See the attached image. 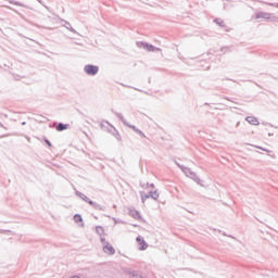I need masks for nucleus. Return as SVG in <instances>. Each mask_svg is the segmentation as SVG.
<instances>
[{"label":"nucleus","mask_w":278,"mask_h":278,"mask_svg":"<svg viewBox=\"0 0 278 278\" xmlns=\"http://www.w3.org/2000/svg\"><path fill=\"white\" fill-rule=\"evenodd\" d=\"M129 275L131 278H144L141 275H138V271L136 270L130 271Z\"/></svg>","instance_id":"nucleus-18"},{"label":"nucleus","mask_w":278,"mask_h":278,"mask_svg":"<svg viewBox=\"0 0 278 278\" xmlns=\"http://www.w3.org/2000/svg\"><path fill=\"white\" fill-rule=\"evenodd\" d=\"M266 5H270L271 8H278V3L267 2Z\"/></svg>","instance_id":"nucleus-20"},{"label":"nucleus","mask_w":278,"mask_h":278,"mask_svg":"<svg viewBox=\"0 0 278 278\" xmlns=\"http://www.w3.org/2000/svg\"><path fill=\"white\" fill-rule=\"evenodd\" d=\"M100 242H102L104 253H106L108 255H114V253H116L114 247H112V244H110V242H108L105 238H100Z\"/></svg>","instance_id":"nucleus-3"},{"label":"nucleus","mask_w":278,"mask_h":278,"mask_svg":"<svg viewBox=\"0 0 278 278\" xmlns=\"http://www.w3.org/2000/svg\"><path fill=\"white\" fill-rule=\"evenodd\" d=\"M253 18H255V21H260V18H263V21H270L271 23H278V17L275 16V14L273 13H266L263 11H257Z\"/></svg>","instance_id":"nucleus-1"},{"label":"nucleus","mask_w":278,"mask_h":278,"mask_svg":"<svg viewBox=\"0 0 278 278\" xmlns=\"http://www.w3.org/2000/svg\"><path fill=\"white\" fill-rule=\"evenodd\" d=\"M22 125H26V123H25V122H23V123H22Z\"/></svg>","instance_id":"nucleus-30"},{"label":"nucleus","mask_w":278,"mask_h":278,"mask_svg":"<svg viewBox=\"0 0 278 278\" xmlns=\"http://www.w3.org/2000/svg\"><path fill=\"white\" fill-rule=\"evenodd\" d=\"M139 136H141V138H147V135H144V132H142V130H141V132H139Z\"/></svg>","instance_id":"nucleus-25"},{"label":"nucleus","mask_w":278,"mask_h":278,"mask_svg":"<svg viewBox=\"0 0 278 278\" xmlns=\"http://www.w3.org/2000/svg\"><path fill=\"white\" fill-rule=\"evenodd\" d=\"M175 164L178 166V168H181V166H184V165L179 164L177 161H175Z\"/></svg>","instance_id":"nucleus-26"},{"label":"nucleus","mask_w":278,"mask_h":278,"mask_svg":"<svg viewBox=\"0 0 278 278\" xmlns=\"http://www.w3.org/2000/svg\"><path fill=\"white\" fill-rule=\"evenodd\" d=\"M45 142L46 144H48V147H52L51 141H49V139H45Z\"/></svg>","instance_id":"nucleus-22"},{"label":"nucleus","mask_w":278,"mask_h":278,"mask_svg":"<svg viewBox=\"0 0 278 278\" xmlns=\"http://www.w3.org/2000/svg\"><path fill=\"white\" fill-rule=\"evenodd\" d=\"M147 199H153V201H157V199H160V193L157 192V190L150 191V192L144 193V194L141 193L142 203H144V201H147Z\"/></svg>","instance_id":"nucleus-6"},{"label":"nucleus","mask_w":278,"mask_h":278,"mask_svg":"<svg viewBox=\"0 0 278 278\" xmlns=\"http://www.w3.org/2000/svg\"><path fill=\"white\" fill-rule=\"evenodd\" d=\"M12 5H18L20 8H23V3L17 1H11Z\"/></svg>","instance_id":"nucleus-19"},{"label":"nucleus","mask_w":278,"mask_h":278,"mask_svg":"<svg viewBox=\"0 0 278 278\" xmlns=\"http://www.w3.org/2000/svg\"><path fill=\"white\" fill-rule=\"evenodd\" d=\"M96 231L99 236H103V233H105V229H103L102 226H97Z\"/></svg>","instance_id":"nucleus-15"},{"label":"nucleus","mask_w":278,"mask_h":278,"mask_svg":"<svg viewBox=\"0 0 278 278\" xmlns=\"http://www.w3.org/2000/svg\"><path fill=\"white\" fill-rule=\"evenodd\" d=\"M256 149H261V151H266L267 153H270V151H268L267 149H264L262 147H256Z\"/></svg>","instance_id":"nucleus-23"},{"label":"nucleus","mask_w":278,"mask_h":278,"mask_svg":"<svg viewBox=\"0 0 278 278\" xmlns=\"http://www.w3.org/2000/svg\"><path fill=\"white\" fill-rule=\"evenodd\" d=\"M0 127H2V129H7L5 126L3 125V123L0 122Z\"/></svg>","instance_id":"nucleus-27"},{"label":"nucleus","mask_w":278,"mask_h":278,"mask_svg":"<svg viewBox=\"0 0 278 278\" xmlns=\"http://www.w3.org/2000/svg\"><path fill=\"white\" fill-rule=\"evenodd\" d=\"M14 79H16L18 81L20 78H18V76H14Z\"/></svg>","instance_id":"nucleus-29"},{"label":"nucleus","mask_w":278,"mask_h":278,"mask_svg":"<svg viewBox=\"0 0 278 278\" xmlns=\"http://www.w3.org/2000/svg\"><path fill=\"white\" fill-rule=\"evenodd\" d=\"M56 131H64L66 129H68V124H62V123H59L55 127Z\"/></svg>","instance_id":"nucleus-12"},{"label":"nucleus","mask_w":278,"mask_h":278,"mask_svg":"<svg viewBox=\"0 0 278 278\" xmlns=\"http://www.w3.org/2000/svg\"><path fill=\"white\" fill-rule=\"evenodd\" d=\"M65 27H66V29H68V31H72L73 34H77V30H75V28H73V26H71V23L65 22Z\"/></svg>","instance_id":"nucleus-14"},{"label":"nucleus","mask_w":278,"mask_h":278,"mask_svg":"<svg viewBox=\"0 0 278 278\" xmlns=\"http://www.w3.org/2000/svg\"><path fill=\"white\" fill-rule=\"evenodd\" d=\"M76 194L77 197H79V199H81V201H85V203H88L90 205V202L92 201L90 200V198H88L86 194L79 191H77Z\"/></svg>","instance_id":"nucleus-11"},{"label":"nucleus","mask_w":278,"mask_h":278,"mask_svg":"<svg viewBox=\"0 0 278 278\" xmlns=\"http://www.w3.org/2000/svg\"><path fill=\"white\" fill-rule=\"evenodd\" d=\"M114 131H115V134H113V135L115 136L116 140H121V134H118L116 130H114Z\"/></svg>","instance_id":"nucleus-21"},{"label":"nucleus","mask_w":278,"mask_h":278,"mask_svg":"<svg viewBox=\"0 0 278 278\" xmlns=\"http://www.w3.org/2000/svg\"><path fill=\"white\" fill-rule=\"evenodd\" d=\"M75 223H84V218L79 214L74 215Z\"/></svg>","instance_id":"nucleus-17"},{"label":"nucleus","mask_w":278,"mask_h":278,"mask_svg":"<svg viewBox=\"0 0 278 278\" xmlns=\"http://www.w3.org/2000/svg\"><path fill=\"white\" fill-rule=\"evenodd\" d=\"M214 23H216V25H219V27H225V21H223L222 18H215Z\"/></svg>","instance_id":"nucleus-16"},{"label":"nucleus","mask_w":278,"mask_h":278,"mask_svg":"<svg viewBox=\"0 0 278 278\" xmlns=\"http://www.w3.org/2000/svg\"><path fill=\"white\" fill-rule=\"evenodd\" d=\"M12 233V231H10V230H0V233Z\"/></svg>","instance_id":"nucleus-24"},{"label":"nucleus","mask_w":278,"mask_h":278,"mask_svg":"<svg viewBox=\"0 0 278 278\" xmlns=\"http://www.w3.org/2000/svg\"><path fill=\"white\" fill-rule=\"evenodd\" d=\"M180 169L186 175V177H190V179H193V181H195V184H200L201 178H199V176H197V173L192 172V169H190V167L180 166Z\"/></svg>","instance_id":"nucleus-2"},{"label":"nucleus","mask_w":278,"mask_h":278,"mask_svg":"<svg viewBox=\"0 0 278 278\" xmlns=\"http://www.w3.org/2000/svg\"><path fill=\"white\" fill-rule=\"evenodd\" d=\"M150 188H155V185L151 184V185H150Z\"/></svg>","instance_id":"nucleus-28"},{"label":"nucleus","mask_w":278,"mask_h":278,"mask_svg":"<svg viewBox=\"0 0 278 278\" xmlns=\"http://www.w3.org/2000/svg\"><path fill=\"white\" fill-rule=\"evenodd\" d=\"M130 216L135 218L136 220H140V212L136 210H130Z\"/></svg>","instance_id":"nucleus-13"},{"label":"nucleus","mask_w":278,"mask_h":278,"mask_svg":"<svg viewBox=\"0 0 278 278\" xmlns=\"http://www.w3.org/2000/svg\"><path fill=\"white\" fill-rule=\"evenodd\" d=\"M84 71L87 75H91L92 77H94V75L99 73V66L88 64V65H85Z\"/></svg>","instance_id":"nucleus-7"},{"label":"nucleus","mask_w":278,"mask_h":278,"mask_svg":"<svg viewBox=\"0 0 278 278\" xmlns=\"http://www.w3.org/2000/svg\"><path fill=\"white\" fill-rule=\"evenodd\" d=\"M245 121L250 125H255V126L260 125V121L255 116H248V117H245Z\"/></svg>","instance_id":"nucleus-10"},{"label":"nucleus","mask_w":278,"mask_h":278,"mask_svg":"<svg viewBox=\"0 0 278 278\" xmlns=\"http://www.w3.org/2000/svg\"><path fill=\"white\" fill-rule=\"evenodd\" d=\"M137 47L139 49H144L146 51H149V52L162 51V49L155 48V46L147 43L144 41H138Z\"/></svg>","instance_id":"nucleus-4"},{"label":"nucleus","mask_w":278,"mask_h":278,"mask_svg":"<svg viewBox=\"0 0 278 278\" xmlns=\"http://www.w3.org/2000/svg\"><path fill=\"white\" fill-rule=\"evenodd\" d=\"M136 241L139 244V251H147V249H149V244L147 243V241H144V238L142 236H138L136 238Z\"/></svg>","instance_id":"nucleus-8"},{"label":"nucleus","mask_w":278,"mask_h":278,"mask_svg":"<svg viewBox=\"0 0 278 278\" xmlns=\"http://www.w3.org/2000/svg\"><path fill=\"white\" fill-rule=\"evenodd\" d=\"M115 116H117V118H119V121H122V123L126 126L129 127V129H132V131H135V134L140 135V132L142 130L138 129L136 126L127 123V119H125V117L121 114V113H115Z\"/></svg>","instance_id":"nucleus-5"},{"label":"nucleus","mask_w":278,"mask_h":278,"mask_svg":"<svg viewBox=\"0 0 278 278\" xmlns=\"http://www.w3.org/2000/svg\"><path fill=\"white\" fill-rule=\"evenodd\" d=\"M89 205H91V207H93V210H97L98 212H105V206L94 202V201H90Z\"/></svg>","instance_id":"nucleus-9"}]
</instances>
